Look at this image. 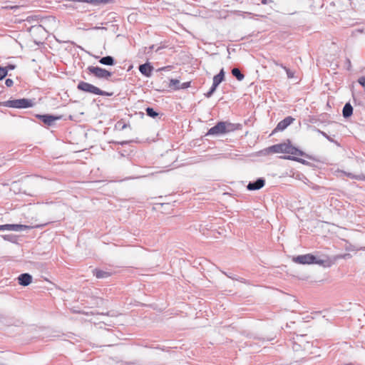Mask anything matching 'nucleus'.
Here are the masks:
<instances>
[{
    "label": "nucleus",
    "mask_w": 365,
    "mask_h": 365,
    "mask_svg": "<svg viewBox=\"0 0 365 365\" xmlns=\"http://www.w3.org/2000/svg\"><path fill=\"white\" fill-rule=\"evenodd\" d=\"M10 224L0 225V230H9Z\"/></svg>",
    "instance_id": "7c9ffc66"
},
{
    "label": "nucleus",
    "mask_w": 365,
    "mask_h": 365,
    "mask_svg": "<svg viewBox=\"0 0 365 365\" xmlns=\"http://www.w3.org/2000/svg\"><path fill=\"white\" fill-rule=\"evenodd\" d=\"M127 126H128V125H127V124L124 123V124L122 125L121 129H122V130H123V129H125Z\"/></svg>",
    "instance_id": "e433bc0d"
},
{
    "label": "nucleus",
    "mask_w": 365,
    "mask_h": 365,
    "mask_svg": "<svg viewBox=\"0 0 365 365\" xmlns=\"http://www.w3.org/2000/svg\"><path fill=\"white\" fill-rule=\"evenodd\" d=\"M6 8H9L10 9H19V6H6Z\"/></svg>",
    "instance_id": "f704fd0d"
},
{
    "label": "nucleus",
    "mask_w": 365,
    "mask_h": 365,
    "mask_svg": "<svg viewBox=\"0 0 365 365\" xmlns=\"http://www.w3.org/2000/svg\"><path fill=\"white\" fill-rule=\"evenodd\" d=\"M19 284L22 286H28L32 281V277L28 273H24L18 277Z\"/></svg>",
    "instance_id": "f8f14e48"
},
{
    "label": "nucleus",
    "mask_w": 365,
    "mask_h": 365,
    "mask_svg": "<svg viewBox=\"0 0 365 365\" xmlns=\"http://www.w3.org/2000/svg\"><path fill=\"white\" fill-rule=\"evenodd\" d=\"M232 74L240 81H242L245 78V76L237 68H234L232 69Z\"/></svg>",
    "instance_id": "a211bd4d"
},
{
    "label": "nucleus",
    "mask_w": 365,
    "mask_h": 365,
    "mask_svg": "<svg viewBox=\"0 0 365 365\" xmlns=\"http://www.w3.org/2000/svg\"><path fill=\"white\" fill-rule=\"evenodd\" d=\"M352 113H353V107L351 106L350 103H346L344 105L343 110H342L343 116L345 118H347L350 117L352 115Z\"/></svg>",
    "instance_id": "2eb2a0df"
},
{
    "label": "nucleus",
    "mask_w": 365,
    "mask_h": 365,
    "mask_svg": "<svg viewBox=\"0 0 365 365\" xmlns=\"http://www.w3.org/2000/svg\"><path fill=\"white\" fill-rule=\"evenodd\" d=\"M153 70V67L149 63L141 64L139 66V71L146 77L151 76Z\"/></svg>",
    "instance_id": "9b49d317"
},
{
    "label": "nucleus",
    "mask_w": 365,
    "mask_h": 365,
    "mask_svg": "<svg viewBox=\"0 0 365 365\" xmlns=\"http://www.w3.org/2000/svg\"><path fill=\"white\" fill-rule=\"evenodd\" d=\"M345 66L348 71H350L351 69V63L350 59L348 58H346Z\"/></svg>",
    "instance_id": "cd10ccee"
},
{
    "label": "nucleus",
    "mask_w": 365,
    "mask_h": 365,
    "mask_svg": "<svg viewBox=\"0 0 365 365\" xmlns=\"http://www.w3.org/2000/svg\"><path fill=\"white\" fill-rule=\"evenodd\" d=\"M267 153H287L289 155H284L281 158L285 160H292L299 162L303 165H307L308 162L302 158H298V156H307L302 150L293 146L289 140L287 143H282L275 144L272 146L267 148L265 150Z\"/></svg>",
    "instance_id": "f257e3e1"
},
{
    "label": "nucleus",
    "mask_w": 365,
    "mask_h": 365,
    "mask_svg": "<svg viewBox=\"0 0 365 365\" xmlns=\"http://www.w3.org/2000/svg\"><path fill=\"white\" fill-rule=\"evenodd\" d=\"M33 226H28L24 225H18V224H10V231H15V232H21L26 230H29L33 228Z\"/></svg>",
    "instance_id": "ddd939ff"
},
{
    "label": "nucleus",
    "mask_w": 365,
    "mask_h": 365,
    "mask_svg": "<svg viewBox=\"0 0 365 365\" xmlns=\"http://www.w3.org/2000/svg\"><path fill=\"white\" fill-rule=\"evenodd\" d=\"M294 118L291 116L286 117L284 119L278 123L274 131H282L286 129L292 122Z\"/></svg>",
    "instance_id": "9d476101"
},
{
    "label": "nucleus",
    "mask_w": 365,
    "mask_h": 365,
    "mask_svg": "<svg viewBox=\"0 0 365 365\" xmlns=\"http://www.w3.org/2000/svg\"><path fill=\"white\" fill-rule=\"evenodd\" d=\"M304 336L297 335L294 338L292 349L294 351H307L312 344L309 341H305Z\"/></svg>",
    "instance_id": "423d86ee"
},
{
    "label": "nucleus",
    "mask_w": 365,
    "mask_h": 365,
    "mask_svg": "<svg viewBox=\"0 0 365 365\" xmlns=\"http://www.w3.org/2000/svg\"><path fill=\"white\" fill-rule=\"evenodd\" d=\"M0 106L14 108H28L33 107L34 102L31 99L20 98L0 102Z\"/></svg>",
    "instance_id": "20e7f679"
},
{
    "label": "nucleus",
    "mask_w": 365,
    "mask_h": 365,
    "mask_svg": "<svg viewBox=\"0 0 365 365\" xmlns=\"http://www.w3.org/2000/svg\"><path fill=\"white\" fill-rule=\"evenodd\" d=\"M145 111L146 114L151 118H155L158 115V113L153 108L148 107L145 109Z\"/></svg>",
    "instance_id": "412c9836"
},
{
    "label": "nucleus",
    "mask_w": 365,
    "mask_h": 365,
    "mask_svg": "<svg viewBox=\"0 0 365 365\" xmlns=\"http://www.w3.org/2000/svg\"><path fill=\"white\" fill-rule=\"evenodd\" d=\"M8 73V69L6 68L0 67V81L4 79Z\"/></svg>",
    "instance_id": "393cba45"
},
{
    "label": "nucleus",
    "mask_w": 365,
    "mask_h": 365,
    "mask_svg": "<svg viewBox=\"0 0 365 365\" xmlns=\"http://www.w3.org/2000/svg\"><path fill=\"white\" fill-rule=\"evenodd\" d=\"M272 63L275 65V66H280V65H282V63H279L278 61H275V60H272Z\"/></svg>",
    "instance_id": "c9c22d12"
},
{
    "label": "nucleus",
    "mask_w": 365,
    "mask_h": 365,
    "mask_svg": "<svg viewBox=\"0 0 365 365\" xmlns=\"http://www.w3.org/2000/svg\"><path fill=\"white\" fill-rule=\"evenodd\" d=\"M347 365H351V364H347Z\"/></svg>",
    "instance_id": "79ce46f5"
},
{
    "label": "nucleus",
    "mask_w": 365,
    "mask_h": 365,
    "mask_svg": "<svg viewBox=\"0 0 365 365\" xmlns=\"http://www.w3.org/2000/svg\"><path fill=\"white\" fill-rule=\"evenodd\" d=\"M190 82H185L182 84H180V88H187L188 87H190Z\"/></svg>",
    "instance_id": "2f4dec72"
},
{
    "label": "nucleus",
    "mask_w": 365,
    "mask_h": 365,
    "mask_svg": "<svg viewBox=\"0 0 365 365\" xmlns=\"http://www.w3.org/2000/svg\"><path fill=\"white\" fill-rule=\"evenodd\" d=\"M99 63L106 66H113L115 63V59L111 56L102 57L99 60Z\"/></svg>",
    "instance_id": "4468645a"
},
{
    "label": "nucleus",
    "mask_w": 365,
    "mask_h": 365,
    "mask_svg": "<svg viewBox=\"0 0 365 365\" xmlns=\"http://www.w3.org/2000/svg\"><path fill=\"white\" fill-rule=\"evenodd\" d=\"M111 1V0H86V3L92 4L93 6H98L100 4H106Z\"/></svg>",
    "instance_id": "6ab92c4d"
},
{
    "label": "nucleus",
    "mask_w": 365,
    "mask_h": 365,
    "mask_svg": "<svg viewBox=\"0 0 365 365\" xmlns=\"http://www.w3.org/2000/svg\"><path fill=\"white\" fill-rule=\"evenodd\" d=\"M262 4H266V3H267V0H262Z\"/></svg>",
    "instance_id": "ea45409f"
},
{
    "label": "nucleus",
    "mask_w": 365,
    "mask_h": 365,
    "mask_svg": "<svg viewBox=\"0 0 365 365\" xmlns=\"http://www.w3.org/2000/svg\"><path fill=\"white\" fill-rule=\"evenodd\" d=\"M5 84L7 87H11L13 86L14 84V81L12 79H10V78H7L5 81Z\"/></svg>",
    "instance_id": "c756f323"
},
{
    "label": "nucleus",
    "mask_w": 365,
    "mask_h": 365,
    "mask_svg": "<svg viewBox=\"0 0 365 365\" xmlns=\"http://www.w3.org/2000/svg\"><path fill=\"white\" fill-rule=\"evenodd\" d=\"M5 68H6L8 69V71H9V70H14L15 68V66L9 64L7 66H6Z\"/></svg>",
    "instance_id": "72a5a7b5"
},
{
    "label": "nucleus",
    "mask_w": 365,
    "mask_h": 365,
    "mask_svg": "<svg viewBox=\"0 0 365 365\" xmlns=\"http://www.w3.org/2000/svg\"><path fill=\"white\" fill-rule=\"evenodd\" d=\"M80 91L103 96H110L112 93L101 90L99 88L85 81H80L77 86Z\"/></svg>",
    "instance_id": "39448f33"
},
{
    "label": "nucleus",
    "mask_w": 365,
    "mask_h": 365,
    "mask_svg": "<svg viewBox=\"0 0 365 365\" xmlns=\"http://www.w3.org/2000/svg\"><path fill=\"white\" fill-rule=\"evenodd\" d=\"M104 29L105 28L104 27H102V28H101V27H95V29Z\"/></svg>",
    "instance_id": "58836bf2"
},
{
    "label": "nucleus",
    "mask_w": 365,
    "mask_h": 365,
    "mask_svg": "<svg viewBox=\"0 0 365 365\" xmlns=\"http://www.w3.org/2000/svg\"><path fill=\"white\" fill-rule=\"evenodd\" d=\"M225 78V71L224 69L222 68L220 71V73L217 75H215L213 77V83L215 85L219 86L220 83L224 80Z\"/></svg>",
    "instance_id": "dca6fc26"
},
{
    "label": "nucleus",
    "mask_w": 365,
    "mask_h": 365,
    "mask_svg": "<svg viewBox=\"0 0 365 365\" xmlns=\"http://www.w3.org/2000/svg\"><path fill=\"white\" fill-rule=\"evenodd\" d=\"M361 177H363L364 178H361V180H364L365 181V175L361 174Z\"/></svg>",
    "instance_id": "4c0bfd02"
},
{
    "label": "nucleus",
    "mask_w": 365,
    "mask_h": 365,
    "mask_svg": "<svg viewBox=\"0 0 365 365\" xmlns=\"http://www.w3.org/2000/svg\"><path fill=\"white\" fill-rule=\"evenodd\" d=\"M344 173L346 176H347L351 179L361 180V178H364L363 177H361V175H354L351 173H346V172H344Z\"/></svg>",
    "instance_id": "5701e85b"
},
{
    "label": "nucleus",
    "mask_w": 365,
    "mask_h": 365,
    "mask_svg": "<svg viewBox=\"0 0 365 365\" xmlns=\"http://www.w3.org/2000/svg\"><path fill=\"white\" fill-rule=\"evenodd\" d=\"M264 179L262 178H259L254 182H250L247 186V188L249 190H257L264 187Z\"/></svg>",
    "instance_id": "1a4fd4ad"
},
{
    "label": "nucleus",
    "mask_w": 365,
    "mask_h": 365,
    "mask_svg": "<svg viewBox=\"0 0 365 365\" xmlns=\"http://www.w3.org/2000/svg\"><path fill=\"white\" fill-rule=\"evenodd\" d=\"M358 31L360 33H362L364 31H363V29H358Z\"/></svg>",
    "instance_id": "a19ab883"
},
{
    "label": "nucleus",
    "mask_w": 365,
    "mask_h": 365,
    "mask_svg": "<svg viewBox=\"0 0 365 365\" xmlns=\"http://www.w3.org/2000/svg\"><path fill=\"white\" fill-rule=\"evenodd\" d=\"M169 87L175 90L180 89V82L178 79H170Z\"/></svg>",
    "instance_id": "aec40b11"
},
{
    "label": "nucleus",
    "mask_w": 365,
    "mask_h": 365,
    "mask_svg": "<svg viewBox=\"0 0 365 365\" xmlns=\"http://www.w3.org/2000/svg\"><path fill=\"white\" fill-rule=\"evenodd\" d=\"M358 83L365 88V76H361L358 79Z\"/></svg>",
    "instance_id": "c85d7f7f"
},
{
    "label": "nucleus",
    "mask_w": 365,
    "mask_h": 365,
    "mask_svg": "<svg viewBox=\"0 0 365 365\" xmlns=\"http://www.w3.org/2000/svg\"><path fill=\"white\" fill-rule=\"evenodd\" d=\"M217 85H215L213 83H212V85L210 89V91L205 94V96L207 98H210L212 96V95L214 93V92L216 91V88H217Z\"/></svg>",
    "instance_id": "b1692460"
},
{
    "label": "nucleus",
    "mask_w": 365,
    "mask_h": 365,
    "mask_svg": "<svg viewBox=\"0 0 365 365\" xmlns=\"http://www.w3.org/2000/svg\"><path fill=\"white\" fill-rule=\"evenodd\" d=\"M87 69L90 73L98 78L108 79L112 76L111 72L98 66H88Z\"/></svg>",
    "instance_id": "0eeeda50"
},
{
    "label": "nucleus",
    "mask_w": 365,
    "mask_h": 365,
    "mask_svg": "<svg viewBox=\"0 0 365 365\" xmlns=\"http://www.w3.org/2000/svg\"><path fill=\"white\" fill-rule=\"evenodd\" d=\"M280 67L286 71L288 78H293L294 77V71L290 70L284 65H280Z\"/></svg>",
    "instance_id": "4be33fe9"
},
{
    "label": "nucleus",
    "mask_w": 365,
    "mask_h": 365,
    "mask_svg": "<svg viewBox=\"0 0 365 365\" xmlns=\"http://www.w3.org/2000/svg\"><path fill=\"white\" fill-rule=\"evenodd\" d=\"M236 125L227 121H220L210 128L206 135H220L236 130Z\"/></svg>",
    "instance_id": "7ed1b4c3"
},
{
    "label": "nucleus",
    "mask_w": 365,
    "mask_h": 365,
    "mask_svg": "<svg viewBox=\"0 0 365 365\" xmlns=\"http://www.w3.org/2000/svg\"><path fill=\"white\" fill-rule=\"evenodd\" d=\"M2 237H3V238H4V240H9V241H11V239H12V237H12V235H3Z\"/></svg>",
    "instance_id": "473e14b6"
},
{
    "label": "nucleus",
    "mask_w": 365,
    "mask_h": 365,
    "mask_svg": "<svg viewBox=\"0 0 365 365\" xmlns=\"http://www.w3.org/2000/svg\"><path fill=\"white\" fill-rule=\"evenodd\" d=\"M317 132L319 133L321 135H322L324 138H326L331 143H334L336 145H339L338 143L335 140H334L330 136H329L325 132L322 131L320 130H317Z\"/></svg>",
    "instance_id": "a878e982"
},
{
    "label": "nucleus",
    "mask_w": 365,
    "mask_h": 365,
    "mask_svg": "<svg viewBox=\"0 0 365 365\" xmlns=\"http://www.w3.org/2000/svg\"><path fill=\"white\" fill-rule=\"evenodd\" d=\"M293 261L297 264H316L324 267H329L331 266V260L327 256L317 257L312 254H306L298 255L293 258Z\"/></svg>",
    "instance_id": "f03ea898"
},
{
    "label": "nucleus",
    "mask_w": 365,
    "mask_h": 365,
    "mask_svg": "<svg viewBox=\"0 0 365 365\" xmlns=\"http://www.w3.org/2000/svg\"><path fill=\"white\" fill-rule=\"evenodd\" d=\"M36 118L40 119L47 125H51L56 120L61 118L60 116H54L49 114L36 115Z\"/></svg>",
    "instance_id": "6e6552de"
},
{
    "label": "nucleus",
    "mask_w": 365,
    "mask_h": 365,
    "mask_svg": "<svg viewBox=\"0 0 365 365\" xmlns=\"http://www.w3.org/2000/svg\"><path fill=\"white\" fill-rule=\"evenodd\" d=\"M38 16H29L26 19V21L29 23H31L34 21H38Z\"/></svg>",
    "instance_id": "bb28decb"
},
{
    "label": "nucleus",
    "mask_w": 365,
    "mask_h": 365,
    "mask_svg": "<svg viewBox=\"0 0 365 365\" xmlns=\"http://www.w3.org/2000/svg\"><path fill=\"white\" fill-rule=\"evenodd\" d=\"M93 274L98 278V279H103V278H107L108 277L110 274L108 272H106L101 269H94L93 271Z\"/></svg>",
    "instance_id": "f3484780"
}]
</instances>
